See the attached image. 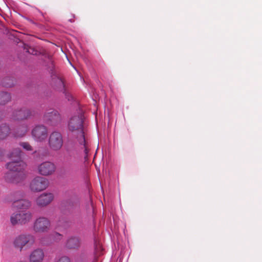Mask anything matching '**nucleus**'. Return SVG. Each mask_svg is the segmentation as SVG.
<instances>
[{
    "mask_svg": "<svg viewBox=\"0 0 262 262\" xmlns=\"http://www.w3.org/2000/svg\"><path fill=\"white\" fill-rule=\"evenodd\" d=\"M69 20L71 23L74 21L71 18L69 19Z\"/></svg>",
    "mask_w": 262,
    "mask_h": 262,
    "instance_id": "nucleus-28",
    "label": "nucleus"
},
{
    "mask_svg": "<svg viewBox=\"0 0 262 262\" xmlns=\"http://www.w3.org/2000/svg\"><path fill=\"white\" fill-rule=\"evenodd\" d=\"M51 84L58 91H62L65 89V85L61 76L54 69L50 70Z\"/></svg>",
    "mask_w": 262,
    "mask_h": 262,
    "instance_id": "nucleus-11",
    "label": "nucleus"
},
{
    "mask_svg": "<svg viewBox=\"0 0 262 262\" xmlns=\"http://www.w3.org/2000/svg\"><path fill=\"white\" fill-rule=\"evenodd\" d=\"M11 97L9 93L5 92H0V105H5L11 100Z\"/></svg>",
    "mask_w": 262,
    "mask_h": 262,
    "instance_id": "nucleus-19",
    "label": "nucleus"
},
{
    "mask_svg": "<svg viewBox=\"0 0 262 262\" xmlns=\"http://www.w3.org/2000/svg\"><path fill=\"white\" fill-rule=\"evenodd\" d=\"M84 119L83 112L82 110L79 109L77 114L70 118L68 123V128L72 132L79 133V135L77 137V140L81 146V148L84 149V159L86 160L90 150V144L83 130Z\"/></svg>",
    "mask_w": 262,
    "mask_h": 262,
    "instance_id": "nucleus-1",
    "label": "nucleus"
},
{
    "mask_svg": "<svg viewBox=\"0 0 262 262\" xmlns=\"http://www.w3.org/2000/svg\"><path fill=\"white\" fill-rule=\"evenodd\" d=\"M31 136L34 140L37 142H44L48 136L47 127L41 124L34 125L31 130Z\"/></svg>",
    "mask_w": 262,
    "mask_h": 262,
    "instance_id": "nucleus-5",
    "label": "nucleus"
},
{
    "mask_svg": "<svg viewBox=\"0 0 262 262\" xmlns=\"http://www.w3.org/2000/svg\"><path fill=\"white\" fill-rule=\"evenodd\" d=\"M45 258V251L41 248L34 249L29 255V262H43Z\"/></svg>",
    "mask_w": 262,
    "mask_h": 262,
    "instance_id": "nucleus-15",
    "label": "nucleus"
},
{
    "mask_svg": "<svg viewBox=\"0 0 262 262\" xmlns=\"http://www.w3.org/2000/svg\"><path fill=\"white\" fill-rule=\"evenodd\" d=\"M37 169L40 174L47 176L52 174L55 172L56 166L54 163L46 161L41 163Z\"/></svg>",
    "mask_w": 262,
    "mask_h": 262,
    "instance_id": "nucleus-13",
    "label": "nucleus"
},
{
    "mask_svg": "<svg viewBox=\"0 0 262 262\" xmlns=\"http://www.w3.org/2000/svg\"><path fill=\"white\" fill-rule=\"evenodd\" d=\"M57 262H71V261L68 257L64 256L59 258Z\"/></svg>",
    "mask_w": 262,
    "mask_h": 262,
    "instance_id": "nucleus-25",
    "label": "nucleus"
},
{
    "mask_svg": "<svg viewBox=\"0 0 262 262\" xmlns=\"http://www.w3.org/2000/svg\"><path fill=\"white\" fill-rule=\"evenodd\" d=\"M10 133V128L6 124H2L0 126V139H3Z\"/></svg>",
    "mask_w": 262,
    "mask_h": 262,
    "instance_id": "nucleus-21",
    "label": "nucleus"
},
{
    "mask_svg": "<svg viewBox=\"0 0 262 262\" xmlns=\"http://www.w3.org/2000/svg\"><path fill=\"white\" fill-rule=\"evenodd\" d=\"M80 246V242L77 237H69L66 243V247L68 249L77 250Z\"/></svg>",
    "mask_w": 262,
    "mask_h": 262,
    "instance_id": "nucleus-16",
    "label": "nucleus"
},
{
    "mask_svg": "<svg viewBox=\"0 0 262 262\" xmlns=\"http://www.w3.org/2000/svg\"><path fill=\"white\" fill-rule=\"evenodd\" d=\"M20 145L25 150L27 151H32L33 147L28 142H21Z\"/></svg>",
    "mask_w": 262,
    "mask_h": 262,
    "instance_id": "nucleus-24",
    "label": "nucleus"
},
{
    "mask_svg": "<svg viewBox=\"0 0 262 262\" xmlns=\"http://www.w3.org/2000/svg\"><path fill=\"white\" fill-rule=\"evenodd\" d=\"M53 199L54 195L53 193L45 192L36 198L35 203L38 207H44L49 205Z\"/></svg>",
    "mask_w": 262,
    "mask_h": 262,
    "instance_id": "nucleus-14",
    "label": "nucleus"
},
{
    "mask_svg": "<svg viewBox=\"0 0 262 262\" xmlns=\"http://www.w3.org/2000/svg\"><path fill=\"white\" fill-rule=\"evenodd\" d=\"M17 160H10L6 164L7 168L9 170L8 172H15L18 171L19 170H26L27 165L26 163L21 159V158H19L18 156Z\"/></svg>",
    "mask_w": 262,
    "mask_h": 262,
    "instance_id": "nucleus-12",
    "label": "nucleus"
},
{
    "mask_svg": "<svg viewBox=\"0 0 262 262\" xmlns=\"http://www.w3.org/2000/svg\"><path fill=\"white\" fill-rule=\"evenodd\" d=\"M28 20L29 21H30L31 23H33V21H32V20H31V19H28Z\"/></svg>",
    "mask_w": 262,
    "mask_h": 262,
    "instance_id": "nucleus-29",
    "label": "nucleus"
},
{
    "mask_svg": "<svg viewBox=\"0 0 262 262\" xmlns=\"http://www.w3.org/2000/svg\"><path fill=\"white\" fill-rule=\"evenodd\" d=\"M28 130V126L27 124H24L20 127H19L16 133L15 136L18 137H24Z\"/></svg>",
    "mask_w": 262,
    "mask_h": 262,
    "instance_id": "nucleus-22",
    "label": "nucleus"
},
{
    "mask_svg": "<svg viewBox=\"0 0 262 262\" xmlns=\"http://www.w3.org/2000/svg\"><path fill=\"white\" fill-rule=\"evenodd\" d=\"M51 227L50 220L45 216H39L34 221L32 228L35 233H47Z\"/></svg>",
    "mask_w": 262,
    "mask_h": 262,
    "instance_id": "nucleus-4",
    "label": "nucleus"
},
{
    "mask_svg": "<svg viewBox=\"0 0 262 262\" xmlns=\"http://www.w3.org/2000/svg\"><path fill=\"white\" fill-rule=\"evenodd\" d=\"M49 181L43 177L37 176L31 180L29 188L31 191L38 192L45 190L49 186Z\"/></svg>",
    "mask_w": 262,
    "mask_h": 262,
    "instance_id": "nucleus-8",
    "label": "nucleus"
},
{
    "mask_svg": "<svg viewBox=\"0 0 262 262\" xmlns=\"http://www.w3.org/2000/svg\"><path fill=\"white\" fill-rule=\"evenodd\" d=\"M63 93L65 94V96L66 97V98L69 100H71L72 99V96L70 94L68 93L65 89L63 91H62Z\"/></svg>",
    "mask_w": 262,
    "mask_h": 262,
    "instance_id": "nucleus-26",
    "label": "nucleus"
},
{
    "mask_svg": "<svg viewBox=\"0 0 262 262\" xmlns=\"http://www.w3.org/2000/svg\"><path fill=\"white\" fill-rule=\"evenodd\" d=\"M43 121L48 125L56 126L61 121V117L58 112L56 110L50 109L43 115Z\"/></svg>",
    "mask_w": 262,
    "mask_h": 262,
    "instance_id": "nucleus-9",
    "label": "nucleus"
},
{
    "mask_svg": "<svg viewBox=\"0 0 262 262\" xmlns=\"http://www.w3.org/2000/svg\"><path fill=\"white\" fill-rule=\"evenodd\" d=\"M33 219V214L29 211H19L13 213L10 216V222L13 226L24 225L30 223Z\"/></svg>",
    "mask_w": 262,
    "mask_h": 262,
    "instance_id": "nucleus-3",
    "label": "nucleus"
},
{
    "mask_svg": "<svg viewBox=\"0 0 262 262\" xmlns=\"http://www.w3.org/2000/svg\"><path fill=\"white\" fill-rule=\"evenodd\" d=\"M17 156H18L19 158H21V150L18 147L13 148L8 154V157L10 160H14V159L17 160Z\"/></svg>",
    "mask_w": 262,
    "mask_h": 262,
    "instance_id": "nucleus-18",
    "label": "nucleus"
},
{
    "mask_svg": "<svg viewBox=\"0 0 262 262\" xmlns=\"http://www.w3.org/2000/svg\"><path fill=\"white\" fill-rule=\"evenodd\" d=\"M27 175L26 169L12 172H7L5 174L4 179L8 183L17 184L22 183L27 178Z\"/></svg>",
    "mask_w": 262,
    "mask_h": 262,
    "instance_id": "nucleus-6",
    "label": "nucleus"
},
{
    "mask_svg": "<svg viewBox=\"0 0 262 262\" xmlns=\"http://www.w3.org/2000/svg\"><path fill=\"white\" fill-rule=\"evenodd\" d=\"M35 242V238L34 235L30 233H22L14 238L12 245L15 249L21 252L31 248Z\"/></svg>",
    "mask_w": 262,
    "mask_h": 262,
    "instance_id": "nucleus-2",
    "label": "nucleus"
},
{
    "mask_svg": "<svg viewBox=\"0 0 262 262\" xmlns=\"http://www.w3.org/2000/svg\"><path fill=\"white\" fill-rule=\"evenodd\" d=\"M36 114L34 110L23 107L15 111L13 113V118L16 120H24L34 117Z\"/></svg>",
    "mask_w": 262,
    "mask_h": 262,
    "instance_id": "nucleus-10",
    "label": "nucleus"
},
{
    "mask_svg": "<svg viewBox=\"0 0 262 262\" xmlns=\"http://www.w3.org/2000/svg\"><path fill=\"white\" fill-rule=\"evenodd\" d=\"M2 84L4 87L11 88L14 85V81L11 78L6 77L3 79Z\"/></svg>",
    "mask_w": 262,
    "mask_h": 262,
    "instance_id": "nucleus-23",
    "label": "nucleus"
},
{
    "mask_svg": "<svg viewBox=\"0 0 262 262\" xmlns=\"http://www.w3.org/2000/svg\"><path fill=\"white\" fill-rule=\"evenodd\" d=\"M55 237L58 240H60L62 238V235L59 233H55L54 234Z\"/></svg>",
    "mask_w": 262,
    "mask_h": 262,
    "instance_id": "nucleus-27",
    "label": "nucleus"
},
{
    "mask_svg": "<svg viewBox=\"0 0 262 262\" xmlns=\"http://www.w3.org/2000/svg\"><path fill=\"white\" fill-rule=\"evenodd\" d=\"M63 141L60 133L56 131L51 133L48 139V145L53 151L59 150L63 146Z\"/></svg>",
    "mask_w": 262,
    "mask_h": 262,
    "instance_id": "nucleus-7",
    "label": "nucleus"
},
{
    "mask_svg": "<svg viewBox=\"0 0 262 262\" xmlns=\"http://www.w3.org/2000/svg\"><path fill=\"white\" fill-rule=\"evenodd\" d=\"M103 248L101 244L99 242L95 241V260H97L98 257L103 254Z\"/></svg>",
    "mask_w": 262,
    "mask_h": 262,
    "instance_id": "nucleus-20",
    "label": "nucleus"
},
{
    "mask_svg": "<svg viewBox=\"0 0 262 262\" xmlns=\"http://www.w3.org/2000/svg\"><path fill=\"white\" fill-rule=\"evenodd\" d=\"M14 206L17 209L22 210H28L32 205V203L30 201L27 199H21L14 202Z\"/></svg>",
    "mask_w": 262,
    "mask_h": 262,
    "instance_id": "nucleus-17",
    "label": "nucleus"
}]
</instances>
